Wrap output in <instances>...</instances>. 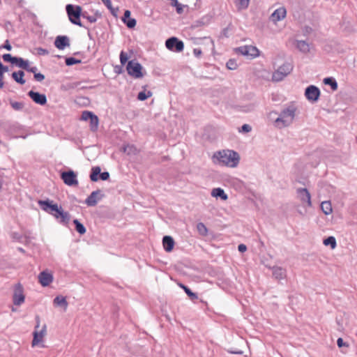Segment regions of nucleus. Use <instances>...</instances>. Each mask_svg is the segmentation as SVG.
I'll return each instance as SVG.
<instances>
[{
    "mask_svg": "<svg viewBox=\"0 0 357 357\" xmlns=\"http://www.w3.org/2000/svg\"><path fill=\"white\" fill-rule=\"evenodd\" d=\"M24 289L20 283L15 285L14 292L13 295V302L15 305H20L24 302Z\"/></svg>",
    "mask_w": 357,
    "mask_h": 357,
    "instance_id": "nucleus-10",
    "label": "nucleus"
},
{
    "mask_svg": "<svg viewBox=\"0 0 357 357\" xmlns=\"http://www.w3.org/2000/svg\"><path fill=\"white\" fill-rule=\"evenodd\" d=\"M296 193L302 202H306L307 206H312L311 196L307 188H298Z\"/></svg>",
    "mask_w": 357,
    "mask_h": 357,
    "instance_id": "nucleus-16",
    "label": "nucleus"
},
{
    "mask_svg": "<svg viewBox=\"0 0 357 357\" xmlns=\"http://www.w3.org/2000/svg\"><path fill=\"white\" fill-rule=\"evenodd\" d=\"M238 250L240 252H244L247 250V246L244 244H240L238 246Z\"/></svg>",
    "mask_w": 357,
    "mask_h": 357,
    "instance_id": "nucleus-54",
    "label": "nucleus"
},
{
    "mask_svg": "<svg viewBox=\"0 0 357 357\" xmlns=\"http://www.w3.org/2000/svg\"><path fill=\"white\" fill-rule=\"evenodd\" d=\"M12 238L13 240L17 241L18 242H23V238H24L23 236L18 233H16V232L13 233Z\"/></svg>",
    "mask_w": 357,
    "mask_h": 357,
    "instance_id": "nucleus-45",
    "label": "nucleus"
},
{
    "mask_svg": "<svg viewBox=\"0 0 357 357\" xmlns=\"http://www.w3.org/2000/svg\"><path fill=\"white\" fill-rule=\"evenodd\" d=\"M197 229L200 235H202L203 236H207L208 229L203 222L197 223Z\"/></svg>",
    "mask_w": 357,
    "mask_h": 357,
    "instance_id": "nucleus-35",
    "label": "nucleus"
},
{
    "mask_svg": "<svg viewBox=\"0 0 357 357\" xmlns=\"http://www.w3.org/2000/svg\"><path fill=\"white\" fill-rule=\"evenodd\" d=\"M112 13V15L116 17L117 16V13L119 11V8H114L113 6H112V8L111 9H109Z\"/></svg>",
    "mask_w": 357,
    "mask_h": 357,
    "instance_id": "nucleus-55",
    "label": "nucleus"
},
{
    "mask_svg": "<svg viewBox=\"0 0 357 357\" xmlns=\"http://www.w3.org/2000/svg\"><path fill=\"white\" fill-rule=\"evenodd\" d=\"M211 195L214 197H220L222 200H227L228 199L227 195L225 192L224 190L220 188H216L212 190Z\"/></svg>",
    "mask_w": 357,
    "mask_h": 357,
    "instance_id": "nucleus-24",
    "label": "nucleus"
},
{
    "mask_svg": "<svg viewBox=\"0 0 357 357\" xmlns=\"http://www.w3.org/2000/svg\"><path fill=\"white\" fill-rule=\"evenodd\" d=\"M128 74L135 78H141L144 76L142 66L135 60H131L127 64Z\"/></svg>",
    "mask_w": 357,
    "mask_h": 357,
    "instance_id": "nucleus-6",
    "label": "nucleus"
},
{
    "mask_svg": "<svg viewBox=\"0 0 357 357\" xmlns=\"http://www.w3.org/2000/svg\"><path fill=\"white\" fill-rule=\"evenodd\" d=\"M239 160V154L229 149L216 151L212 156L213 164L232 168L238 166Z\"/></svg>",
    "mask_w": 357,
    "mask_h": 357,
    "instance_id": "nucleus-1",
    "label": "nucleus"
},
{
    "mask_svg": "<svg viewBox=\"0 0 357 357\" xmlns=\"http://www.w3.org/2000/svg\"><path fill=\"white\" fill-rule=\"evenodd\" d=\"M2 58L6 62H10L14 64V62L17 60V57L13 56L10 54H4Z\"/></svg>",
    "mask_w": 357,
    "mask_h": 357,
    "instance_id": "nucleus-41",
    "label": "nucleus"
},
{
    "mask_svg": "<svg viewBox=\"0 0 357 357\" xmlns=\"http://www.w3.org/2000/svg\"><path fill=\"white\" fill-rule=\"evenodd\" d=\"M287 15V10L284 7L277 8L271 15V19L273 22H279L283 20Z\"/></svg>",
    "mask_w": 357,
    "mask_h": 357,
    "instance_id": "nucleus-18",
    "label": "nucleus"
},
{
    "mask_svg": "<svg viewBox=\"0 0 357 357\" xmlns=\"http://www.w3.org/2000/svg\"><path fill=\"white\" fill-rule=\"evenodd\" d=\"M82 17L86 19L90 23H95L98 17H101V14L96 11L94 15H89L86 11H83Z\"/></svg>",
    "mask_w": 357,
    "mask_h": 357,
    "instance_id": "nucleus-28",
    "label": "nucleus"
},
{
    "mask_svg": "<svg viewBox=\"0 0 357 357\" xmlns=\"http://www.w3.org/2000/svg\"><path fill=\"white\" fill-rule=\"evenodd\" d=\"M94 114L92 112L84 111L82 113L81 119L83 121H89Z\"/></svg>",
    "mask_w": 357,
    "mask_h": 357,
    "instance_id": "nucleus-42",
    "label": "nucleus"
},
{
    "mask_svg": "<svg viewBox=\"0 0 357 357\" xmlns=\"http://www.w3.org/2000/svg\"><path fill=\"white\" fill-rule=\"evenodd\" d=\"M181 287L184 289L186 294L192 299H197L198 298L197 294L192 292L188 287L184 284H181Z\"/></svg>",
    "mask_w": 357,
    "mask_h": 357,
    "instance_id": "nucleus-37",
    "label": "nucleus"
},
{
    "mask_svg": "<svg viewBox=\"0 0 357 357\" xmlns=\"http://www.w3.org/2000/svg\"><path fill=\"white\" fill-rule=\"evenodd\" d=\"M294 66L289 62H284L282 66L273 72L272 75V81L278 82L283 80L293 70Z\"/></svg>",
    "mask_w": 357,
    "mask_h": 357,
    "instance_id": "nucleus-5",
    "label": "nucleus"
},
{
    "mask_svg": "<svg viewBox=\"0 0 357 357\" xmlns=\"http://www.w3.org/2000/svg\"><path fill=\"white\" fill-rule=\"evenodd\" d=\"M66 11L68 14L70 22L80 27L84 26L80 21L82 15V7L77 5L67 4L66 6Z\"/></svg>",
    "mask_w": 357,
    "mask_h": 357,
    "instance_id": "nucleus-4",
    "label": "nucleus"
},
{
    "mask_svg": "<svg viewBox=\"0 0 357 357\" xmlns=\"http://www.w3.org/2000/svg\"><path fill=\"white\" fill-rule=\"evenodd\" d=\"M3 48L7 50L8 51H10L12 50V46L10 44V42L8 40H6L2 46Z\"/></svg>",
    "mask_w": 357,
    "mask_h": 357,
    "instance_id": "nucleus-49",
    "label": "nucleus"
},
{
    "mask_svg": "<svg viewBox=\"0 0 357 357\" xmlns=\"http://www.w3.org/2000/svg\"><path fill=\"white\" fill-rule=\"evenodd\" d=\"M104 197L100 190L93 191L89 196L85 199L84 203L88 206H95L98 202Z\"/></svg>",
    "mask_w": 357,
    "mask_h": 357,
    "instance_id": "nucleus-14",
    "label": "nucleus"
},
{
    "mask_svg": "<svg viewBox=\"0 0 357 357\" xmlns=\"http://www.w3.org/2000/svg\"><path fill=\"white\" fill-rule=\"evenodd\" d=\"M18 250L21 252H24V250L22 248H18Z\"/></svg>",
    "mask_w": 357,
    "mask_h": 357,
    "instance_id": "nucleus-60",
    "label": "nucleus"
},
{
    "mask_svg": "<svg viewBox=\"0 0 357 357\" xmlns=\"http://www.w3.org/2000/svg\"><path fill=\"white\" fill-rule=\"evenodd\" d=\"M101 1L108 9L112 8V4L111 0H101Z\"/></svg>",
    "mask_w": 357,
    "mask_h": 357,
    "instance_id": "nucleus-53",
    "label": "nucleus"
},
{
    "mask_svg": "<svg viewBox=\"0 0 357 357\" xmlns=\"http://www.w3.org/2000/svg\"><path fill=\"white\" fill-rule=\"evenodd\" d=\"M226 66L229 70H236L238 68V63L234 59H230L226 63Z\"/></svg>",
    "mask_w": 357,
    "mask_h": 357,
    "instance_id": "nucleus-38",
    "label": "nucleus"
},
{
    "mask_svg": "<svg viewBox=\"0 0 357 357\" xmlns=\"http://www.w3.org/2000/svg\"><path fill=\"white\" fill-rule=\"evenodd\" d=\"M296 48L302 53L307 54L310 52V45L305 40H296Z\"/></svg>",
    "mask_w": 357,
    "mask_h": 357,
    "instance_id": "nucleus-23",
    "label": "nucleus"
},
{
    "mask_svg": "<svg viewBox=\"0 0 357 357\" xmlns=\"http://www.w3.org/2000/svg\"><path fill=\"white\" fill-rule=\"evenodd\" d=\"M175 7L178 14H181L183 12V6L182 4L178 3Z\"/></svg>",
    "mask_w": 357,
    "mask_h": 357,
    "instance_id": "nucleus-50",
    "label": "nucleus"
},
{
    "mask_svg": "<svg viewBox=\"0 0 357 357\" xmlns=\"http://www.w3.org/2000/svg\"><path fill=\"white\" fill-rule=\"evenodd\" d=\"M73 223L75 226L76 231L81 235L84 234L86 233V228L83 224H82L77 219H75L73 220Z\"/></svg>",
    "mask_w": 357,
    "mask_h": 357,
    "instance_id": "nucleus-31",
    "label": "nucleus"
},
{
    "mask_svg": "<svg viewBox=\"0 0 357 357\" xmlns=\"http://www.w3.org/2000/svg\"><path fill=\"white\" fill-rule=\"evenodd\" d=\"M54 43L55 47L61 50L70 45V39L67 36H58Z\"/></svg>",
    "mask_w": 357,
    "mask_h": 357,
    "instance_id": "nucleus-17",
    "label": "nucleus"
},
{
    "mask_svg": "<svg viewBox=\"0 0 357 357\" xmlns=\"http://www.w3.org/2000/svg\"><path fill=\"white\" fill-rule=\"evenodd\" d=\"M165 45L168 50L176 52H181L184 49L183 42L176 37L168 38L165 42Z\"/></svg>",
    "mask_w": 357,
    "mask_h": 357,
    "instance_id": "nucleus-9",
    "label": "nucleus"
},
{
    "mask_svg": "<svg viewBox=\"0 0 357 357\" xmlns=\"http://www.w3.org/2000/svg\"><path fill=\"white\" fill-rule=\"evenodd\" d=\"M4 73L0 71V89H2L4 86L3 83Z\"/></svg>",
    "mask_w": 357,
    "mask_h": 357,
    "instance_id": "nucleus-56",
    "label": "nucleus"
},
{
    "mask_svg": "<svg viewBox=\"0 0 357 357\" xmlns=\"http://www.w3.org/2000/svg\"><path fill=\"white\" fill-rule=\"evenodd\" d=\"M81 62V60L75 59L74 57H68L65 60L66 65L68 66H70L77 63H80Z\"/></svg>",
    "mask_w": 357,
    "mask_h": 357,
    "instance_id": "nucleus-39",
    "label": "nucleus"
},
{
    "mask_svg": "<svg viewBox=\"0 0 357 357\" xmlns=\"http://www.w3.org/2000/svg\"><path fill=\"white\" fill-rule=\"evenodd\" d=\"M26 70L29 71V72H31V73H36V71H37V68L36 66H33V67H30L29 66V68L27 69H25Z\"/></svg>",
    "mask_w": 357,
    "mask_h": 357,
    "instance_id": "nucleus-57",
    "label": "nucleus"
},
{
    "mask_svg": "<svg viewBox=\"0 0 357 357\" xmlns=\"http://www.w3.org/2000/svg\"><path fill=\"white\" fill-rule=\"evenodd\" d=\"M28 96L32 99V100L36 104L44 105L47 103V97L45 94L39 92L30 91L28 92Z\"/></svg>",
    "mask_w": 357,
    "mask_h": 357,
    "instance_id": "nucleus-15",
    "label": "nucleus"
},
{
    "mask_svg": "<svg viewBox=\"0 0 357 357\" xmlns=\"http://www.w3.org/2000/svg\"><path fill=\"white\" fill-rule=\"evenodd\" d=\"M321 209L325 215H329L332 213V205L330 201H324L321 204Z\"/></svg>",
    "mask_w": 357,
    "mask_h": 357,
    "instance_id": "nucleus-29",
    "label": "nucleus"
},
{
    "mask_svg": "<svg viewBox=\"0 0 357 357\" xmlns=\"http://www.w3.org/2000/svg\"><path fill=\"white\" fill-rule=\"evenodd\" d=\"M36 51L39 55H47L49 54V51L43 47H37Z\"/></svg>",
    "mask_w": 357,
    "mask_h": 357,
    "instance_id": "nucleus-46",
    "label": "nucleus"
},
{
    "mask_svg": "<svg viewBox=\"0 0 357 357\" xmlns=\"http://www.w3.org/2000/svg\"><path fill=\"white\" fill-rule=\"evenodd\" d=\"M10 104L12 108L16 111H20L24 107V104L22 102L10 101Z\"/></svg>",
    "mask_w": 357,
    "mask_h": 357,
    "instance_id": "nucleus-36",
    "label": "nucleus"
},
{
    "mask_svg": "<svg viewBox=\"0 0 357 357\" xmlns=\"http://www.w3.org/2000/svg\"><path fill=\"white\" fill-rule=\"evenodd\" d=\"M38 280L43 287H47L52 282L53 276L47 271H42L38 275Z\"/></svg>",
    "mask_w": 357,
    "mask_h": 357,
    "instance_id": "nucleus-19",
    "label": "nucleus"
},
{
    "mask_svg": "<svg viewBox=\"0 0 357 357\" xmlns=\"http://www.w3.org/2000/svg\"><path fill=\"white\" fill-rule=\"evenodd\" d=\"M296 107L294 105H289L280 112L279 116L275 119L276 126L282 125V127H287L291 125L295 118Z\"/></svg>",
    "mask_w": 357,
    "mask_h": 357,
    "instance_id": "nucleus-3",
    "label": "nucleus"
},
{
    "mask_svg": "<svg viewBox=\"0 0 357 357\" xmlns=\"http://www.w3.org/2000/svg\"><path fill=\"white\" fill-rule=\"evenodd\" d=\"M174 238L170 236H165L162 238V245L164 248V250L167 252H170L173 250L174 247Z\"/></svg>",
    "mask_w": 357,
    "mask_h": 357,
    "instance_id": "nucleus-21",
    "label": "nucleus"
},
{
    "mask_svg": "<svg viewBox=\"0 0 357 357\" xmlns=\"http://www.w3.org/2000/svg\"><path fill=\"white\" fill-rule=\"evenodd\" d=\"M131 13L129 10H126L124 12L123 16L122 17V21L129 29H132L136 26L137 21L134 18L130 17Z\"/></svg>",
    "mask_w": 357,
    "mask_h": 357,
    "instance_id": "nucleus-20",
    "label": "nucleus"
},
{
    "mask_svg": "<svg viewBox=\"0 0 357 357\" xmlns=\"http://www.w3.org/2000/svg\"><path fill=\"white\" fill-rule=\"evenodd\" d=\"M14 64L24 70L29 68V61L21 57H17V60L14 62Z\"/></svg>",
    "mask_w": 357,
    "mask_h": 357,
    "instance_id": "nucleus-32",
    "label": "nucleus"
},
{
    "mask_svg": "<svg viewBox=\"0 0 357 357\" xmlns=\"http://www.w3.org/2000/svg\"><path fill=\"white\" fill-rule=\"evenodd\" d=\"M236 52L243 56L250 57L251 59L257 57L259 54V50L256 47L252 45L239 47L236 49Z\"/></svg>",
    "mask_w": 357,
    "mask_h": 357,
    "instance_id": "nucleus-8",
    "label": "nucleus"
},
{
    "mask_svg": "<svg viewBox=\"0 0 357 357\" xmlns=\"http://www.w3.org/2000/svg\"><path fill=\"white\" fill-rule=\"evenodd\" d=\"M53 303L54 305L63 307L65 310L67 308L68 305L66 297L63 296H56L53 301Z\"/></svg>",
    "mask_w": 357,
    "mask_h": 357,
    "instance_id": "nucleus-26",
    "label": "nucleus"
},
{
    "mask_svg": "<svg viewBox=\"0 0 357 357\" xmlns=\"http://www.w3.org/2000/svg\"><path fill=\"white\" fill-rule=\"evenodd\" d=\"M100 172L101 169L99 166L93 167L90 174V179L93 182L98 181V179H100L102 181L108 180L109 178V172H104L101 173Z\"/></svg>",
    "mask_w": 357,
    "mask_h": 357,
    "instance_id": "nucleus-12",
    "label": "nucleus"
},
{
    "mask_svg": "<svg viewBox=\"0 0 357 357\" xmlns=\"http://www.w3.org/2000/svg\"><path fill=\"white\" fill-rule=\"evenodd\" d=\"M34 79L38 82H42L45 79V76L40 73H36L34 75Z\"/></svg>",
    "mask_w": 357,
    "mask_h": 357,
    "instance_id": "nucleus-47",
    "label": "nucleus"
},
{
    "mask_svg": "<svg viewBox=\"0 0 357 357\" xmlns=\"http://www.w3.org/2000/svg\"><path fill=\"white\" fill-rule=\"evenodd\" d=\"M323 82L326 85L330 86L333 91H336L338 88L337 82L333 77H326Z\"/></svg>",
    "mask_w": 357,
    "mask_h": 357,
    "instance_id": "nucleus-27",
    "label": "nucleus"
},
{
    "mask_svg": "<svg viewBox=\"0 0 357 357\" xmlns=\"http://www.w3.org/2000/svg\"><path fill=\"white\" fill-rule=\"evenodd\" d=\"M232 354H242V351H231Z\"/></svg>",
    "mask_w": 357,
    "mask_h": 357,
    "instance_id": "nucleus-61",
    "label": "nucleus"
},
{
    "mask_svg": "<svg viewBox=\"0 0 357 357\" xmlns=\"http://www.w3.org/2000/svg\"><path fill=\"white\" fill-rule=\"evenodd\" d=\"M12 78L17 83L24 84L26 80L24 79V73L22 70H18L17 72H13L11 75Z\"/></svg>",
    "mask_w": 357,
    "mask_h": 357,
    "instance_id": "nucleus-25",
    "label": "nucleus"
},
{
    "mask_svg": "<svg viewBox=\"0 0 357 357\" xmlns=\"http://www.w3.org/2000/svg\"><path fill=\"white\" fill-rule=\"evenodd\" d=\"M61 178L68 186L77 185L78 184L77 174L73 170L61 172Z\"/></svg>",
    "mask_w": 357,
    "mask_h": 357,
    "instance_id": "nucleus-11",
    "label": "nucleus"
},
{
    "mask_svg": "<svg viewBox=\"0 0 357 357\" xmlns=\"http://www.w3.org/2000/svg\"><path fill=\"white\" fill-rule=\"evenodd\" d=\"M252 130V127L249 124H243L239 129L240 132H250Z\"/></svg>",
    "mask_w": 357,
    "mask_h": 357,
    "instance_id": "nucleus-43",
    "label": "nucleus"
},
{
    "mask_svg": "<svg viewBox=\"0 0 357 357\" xmlns=\"http://www.w3.org/2000/svg\"><path fill=\"white\" fill-rule=\"evenodd\" d=\"M126 151H127V147L126 146L123 147V151L126 152Z\"/></svg>",
    "mask_w": 357,
    "mask_h": 357,
    "instance_id": "nucleus-62",
    "label": "nucleus"
},
{
    "mask_svg": "<svg viewBox=\"0 0 357 357\" xmlns=\"http://www.w3.org/2000/svg\"><path fill=\"white\" fill-rule=\"evenodd\" d=\"M36 325L35 326V331L33 333V338L32 340V347L38 345L43 341V337L46 332V325L45 324L40 331H38V328L40 326V319L39 316L36 317Z\"/></svg>",
    "mask_w": 357,
    "mask_h": 357,
    "instance_id": "nucleus-7",
    "label": "nucleus"
},
{
    "mask_svg": "<svg viewBox=\"0 0 357 357\" xmlns=\"http://www.w3.org/2000/svg\"><path fill=\"white\" fill-rule=\"evenodd\" d=\"M250 0H236V6L238 10L246 9L249 6Z\"/></svg>",
    "mask_w": 357,
    "mask_h": 357,
    "instance_id": "nucleus-34",
    "label": "nucleus"
},
{
    "mask_svg": "<svg viewBox=\"0 0 357 357\" xmlns=\"http://www.w3.org/2000/svg\"><path fill=\"white\" fill-rule=\"evenodd\" d=\"M115 72L117 73H120L121 72V68L120 67H116L115 69Z\"/></svg>",
    "mask_w": 357,
    "mask_h": 357,
    "instance_id": "nucleus-59",
    "label": "nucleus"
},
{
    "mask_svg": "<svg viewBox=\"0 0 357 357\" xmlns=\"http://www.w3.org/2000/svg\"><path fill=\"white\" fill-rule=\"evenodd\" d=\"M305 96L309 101L317 102L320 96V90L317 86L310 85L305 89Z\"/></svg>",
    "mask_w": 357,
    "mask_h": 357,
    "instance_id": "nucleus-13",
    "label": "nucleus"
},
{
    "mask_svg": "<svg viewBox=\"0 0 357 357\" xmlns=\"http://www.w3.org/2000/svg\"><path fill=\"white\" fill-rule=\"evenodd\" d=\"M193 54L196 57H199L202 55V51L200 48H195L193 50Z\"/></svg>",
    "mask_w": 357,
    "mask_h": 357,
    "instance_id": "nucleus-52",
    "label": "nucleus"
},
{
    "mask_svg": "<svg viewBox=\"0 0 357 357\" xmlns=\"http://www.w3.org/2000/svg\"><path fill=\"white\" fill-rule=\"evenodd\" d=\"M337 344L338 347H340V348H341V347H349V344H347V343H345V342L343 341L342 338H341V337H339V338L337 339Z\"/></svg>",
    "mask_w": 357,
    "mask_h": 357,
    "instance_id": "nucleus-48",
    "label": "nucleus"
},
{
    "mask_svg": "<svg viewBox=\"0 0 357 357\" xmlns=\"http://www.w3.org/2000/svg\"><path fill=\"white\" fill-rule=\"evenodd\" d=\"M9 70V68L7 66H4L1 61H0V71L5 73Z\"/></svg>",
    "mask_w": 357,
    "mask_h": 357,
    "instance_id": "nucleus-51",
    "label": "nucleus"
},
{
    "mask_svg": "<svg viewBox=\"0 0 357 357\" xmlns=\"http://www.w3.org/2000/svg\"><path fill=\"white\" fill-rule=\"evenodd\" d=\"M178 3H179L178 0H172V6L175 7V6L177 5Z\"/></svg>",
    "mask_w": 357,
    "mask_h": 357,
    "instance_id": "nucleus-58",
    "label": "nucleus"
},
{
    "mask_svg": "<svg viewBox=\"0 0 357 357\" xmlns=\"http://www.w3.org/2000/svg\"><path fill=\"white\" fill-rule=\"evenodd\" d=\"M90 123V128L92 131H96L98 126V118L96 115L93 114V116L89 120Z\"/></svg>",
    "mask_w": 357,
    "mask_h": 357,
    "instance_id": "nucleus-33",
    "label": "nucleus"
},
{
    "mask_svg": "<svg viewBox=\"0 0 357 357\" xmlns=\"http://www.w3.org/2000/svg\"><path fill=\"white\" fill-rule=\"evenodd\" d=\"M38 205L44 211L52 215L55 218H60L59 222L66 225L68 224L70 215L68 212L63 211L61 206H59L57 204H53L52 201L39 200Z\"/></svg>",
    "mask_w": 357,
    "mask_h": 357,
    "instance_id": "nucleus-2",
    "label": "nucleus"
},
{
    "mask_svg": "<svg viewBox=\"0 0 357 357\" xmlns=\"http://www.w3.org/2000/svg\"><path fill=\"white\" fill-rule=\"evenodd\" d=\"M151 96V91H148L147 93H146L145 91H140L137 95V99L143 101V100H146Z\"/></svg>",
    "mask_w": 357,
    "mask_h": 357,
    "instance_id": "nucleus-40",
    "label": "nucleus"
},
{
    "mask_svg": "<svg viewBox=\"0 0 357 357\" xmlns=\"http://www.w3.org/2000/svg\"><path fill=\"white\" fill-rule=\"evenodd\" d=\"M273 275L277 280H282L286 277V270L282 267L273 266Z\"/></svg>",
    "mask_w": 357,
    "mask_h": 357,
    "instance_id": "nucleus-22",
    "label": "nucleus"
},
{
    "mask_svg": "<svg viewBox=\"0 0 357 357\" xmlns=\"http://www.w3.org/2000/svg\"><path fill=\"white\" fill-rule=\"evenodd\" d=\"M272 114H277V112H271L270 113V115H271Z\"/></svg>",
    "mask_w": 357,
    "mask_h": 357,
    "instance_id": "nucleus-63",
    "label": "nucleus"
},
{
    "mask_svg": "<svg viewBox=\"0 0 357 357\" xmlns=\"http://www.w3.org/2000/svg\"><path fill=\"white\" fill-rule=\"evenodd\" d=\"M128 54L124 52L123 51H121L120 54V62L121 65L126 64V63L128 61Z\"/></svg>",
    "mask_w": 357,
    "mask_h": 357,
    "instance_id": "nucleus-44",
    "label": "nucleus"
},
{
    "mask_svg": "<svg viewBox=\"0 0 357 357\" xmlns=\"http://www.w3.org/2000/svg\"><path fill=\"white\" fill-rule=\"evenodd\" d=\"M323 243L326 246H331V249H335L337 246L336 239L334 236H328L325 238Z\"/></svg>",
    "mask_w": 357,
    "mask_h": 357,
    "instance_id": "nucleus-30",
    "label": "nucleus"
}]
</instances>
